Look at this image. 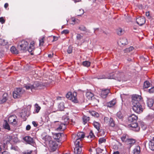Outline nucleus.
<instances>
[{
	"label": "nucleus",
	"instance_id": "1",
	"mask_svg": "<svg viewBox=\"0 0 154 154\" xmlns=\"http://www.w3.org/2000/svg\"><path fill=\"white\" fill-rule=\"evenodd\" d=\"M111 76L113 78L111 79H115L119 82L126 81L125 78L124 74L122 72H117L113 75V76L112 75V74Z\"/></svg>",
	"mask_w": 154,
	"mask_h": 154
},
{
	"label": "nucleus",
	"instance_id": "2",
	"mask_svg": "<svg viewBox=\"0 0 154 154\" xmlns=\"http://www.w3.org/2000/svg\"><path fill=\"white\" fill-rule=\"evenodd\" d=\"M77 93L75 92L73 93L69 92L66 95V97L67 98L69 99L72 102L74 103H77L79 102L77 98Z\"/></svg>",
	"mask_w": 154,
	"mask_h": 154
},
{
	"label": "nucleus",
	"instance_id": "3",
	"mask_svg": "<svg viewBox=\"0 0 154 154\" xmlns=\"http://www.w3.org/2000/svg\"><path fill=\"white\" fill-rule=\"evenodd\" d=\"M141 97L140 95L134 94L132 96V104H136L138 103H140L141 102Z\"/></svg>",
	"mask_w": 154,
	"mask_h": 154
},
{
	"label": "nucleus",
	"instance_id": "4",
	"mask_svg": "<svg viewBox=\"0 0 154 154\" xmlns=\"http://www.w3.org/2000/svg\"><path fill=\"white\" fill-rule=\"evenodd\" d=\"M132 105L133 110L135 112L140 113L143 112V109L140 103H138Z\"/></svg>",
	"mask_w": 154,
	"mask_h": 154
},
{
	"label": "nucleus",
	"instance_id": "5",
	"mask_svg": "<svg viewBox=\"0 0 154 154\" xmlns=\"http://www.w3.org/2000/svg\"><path fill=\"white\" fill-rule=\"evenodd\" d=\"M39 84L37 82L32 85L30 84L25 85L24 87L27 90H31L32 91H34L35 90L37 89V87L39 86Z\"/></svg>",
	"mask_w": 154,
	"mask_h": 154
},
{
	"label": "nucleus",
	"instance_id": "6",
	"mask_svg": "<svg viewBox=\"0 0 154 154\" xmlns=\"http://www.w3.org/2000/svg\"><path fill=\"white\" fill-rule=\"evenodd\" d=\"M8 120L10 124L14 126L17 125L18 121L17 117L15 115L10 116L8 118Z\"/></svg>",
	"mask_w": 154,
	"mask_h": 154
},
{
	"label": "nucleus",
	"instance_id": "7",
	"mask_svg": "<svg viewBox=\"0 0 154 154\" xmlns=\"http://www.w3.org/2000/svg\"><path fill=\"white\" fill-rule=\"evenodd\" d=\"M23 92L21 89L20 88H16L13 93V97L15 99L19 97Z\"/></svg>",
	"mask_w": 154,
	"mask_h": 154
},
{
	"label": "nucleus",
	"instance_id": "8",
	"mask_svg": "<svg viewBox=\"0 0 154 154\" xmlns=\"http://www.w3.org/2000/svg\"><path fill=\"white\" fill-rule=\"evenodd\" d=\"M146 103L149 108L154 110V100L152 98L147 97Z\"/></svg>",
	"mask_w": 154,
	"mask_h": 154
},
{
	"label": "nucleus",
	"instance_id": "9",
	"mask_svg": "<svg viewBox=\"0 0 154 154\" xmlns=\"http://www.w3.org/2000/svg\"><path fill=\"white\" fill-rule=\"evenodd\" d=\"M29 45V43L25 40H23L20 42L18 46L20 49L23 50H25Z\"/></svg>",
	"mask_w": 154,
	"mask_h": 154
},
{
	"label": "nucleus",
	"instance_id": "10",
	"mask_svg": "<svg viewBox=\"0 0 154 154\" xmlns=\"http://www.w3.org/2000/svg\"><path fill=\"white\" fill-rule=\"evenodd\" d=\"M104 121L105 123L111 127H114L115 125L114 121L111 118L109 119L107 117H105L104 118Z\"/></svg>",
	"mask_w": 154,
	"mask_h": 154
},
{
	"label": "nucleus",
	"instance_id": "11",
	"mask_svg": "<svg viewBox=\"0 0 154 154\" xmlns=\"http://www.w3.org/2000/svg\"><path fill=\"white\" fill-rule=\"evenodd\" d=\"M58 147V145L55 142H49V148L51 152L55 151Z\"/></svg>",
	"mask_w": 154,
	"mask_h": 154
},
{
	"label": "nucleus",
	"instance_id": "12",
	"mask_svg": "<svg viewBox=\"0 0 154 154\" xmlns=\"http://www.w3.org/2000/svg\"><path fill=\"white\" fill-rule=\"evenodd\" d=\"M130 127L132 128V129L135 131H138L140 130V128L138 126V124L136 123H131L130 125H129Z\"/></svg>",
	"mask_w": 154,
	"mask_h": 154
},
{
	"label": "nucleus",
	"instance_id": "13",
	"mask_svg": "<svg viewBox=\"0 0 154 154\" xmlns=\"http://www.w3.org/2000/svg\"><path fill=\"white\" fill-rule=\"evenodd\" d=\"M58 126L56 128V130L57 131H61L65 130L66 128V126L60 122H58Z\"/></svg>",
	"mask_w": 154,
	"mask_h": 154
},
{
	"label": "nucleus",
	"instance_id": "14",
	"mask_svg": "<svg viewBox=\"0 0 154 154\" xmlns=\"http://www.w3.org/2000/svg\"><path fill=\"white\" fill-rule=\"evenodd\" d=\"M137 23L139 25L141 26L145 22V20L143 17H140L136 20Z\"/></svg>",
	"mask_w": 154,
	"mask_h": 154
},
{
	"label": "nucleus",
	"instance_id": "15",
	"mask_svg": "<svg viewBox=\"0 0 154 154\" xmlns=\"http://www.w3.org/2000/svg\"><path fill=\"white\" fill-rule=\"evenodd\" d=\"M135 142L136 141L134 139H128L126 140L125 143L128 145L130 148L135 143Z\"/></svg>",
	"mask_w": 154,
	"mask_h": 154
},
{
	"label": "nucleus",
	"instance_id": "16",
	"mask_svg": "<svg viewBox=\"0 0 154 154\" xmlns=\"http://www.w3.org/2000/svg\"><path fill=\"white\" fill-rule=\"evenodd\" d=\"M138 119V117L134 114H132L128 118L129 121L130 122H135Z\"/></svg>",
	"mask_w": 154,
	"mask_h": 154
},
{
	"label": "nucleus",
	"instance_id": "17",
	"mask_svg": "<svg viewBox=\"0 0 154 154\" xmlns=\"http://www.w3.org/2000/svg\"><path fill=\"white\" fill-rule=\"evenodd\" d=\"M109 92V89L102 90L101 93V96L102 98H105L106 97Z\"/></svg>",
	"mask_w": 154,
	"mask_h": 154
},
{
	"label": "nucleus",
	"instance_id": "18",
	"mask_svg": "<svg viewBox=\"0 0 154 154\" xmlns=\"http://www.w3.org/2000/svg\"><path fill=\"white\" fill-rule=\"evenodd\" d=\"M81 147H75L74 152L75 154H82Z\"/></svg>",
	"mask_w": 154,
	"mask_h": 154
},
{
	"label": "nucleus",
	"instance_id": "19",
	"mask_svg": "<svg viewBox=\"0 0 154 154\" xmlns=\"http://www.w3.org/2000/svg\"><path fill=\"white\" fill-rule=\"evenodd\" d=\"M23 140L29 144H31L33 142L32 138L30 136H26L23 138Z\"/></svg>",
	"mask_w": 154,
	"mask_h": 154
},
{
	"label": "nucleus",
	"instance_id": "20",
	"mask_svg": "<svg viewBox=\"0 0 154 154\" xmlns=\"http://www.w3.org/2000/svg\"><path fill=\"white\" fill-rule=\"evenodd\" d=\"M116 99H113L112 100L109 102L107 103V106L109 107L113 106L116 103Z\"/></svg>",
	"mask_w": 154,
	"mask_h": 154
},
{
	"label": "nucleus",
	"instance_id": "21",
	"mask_svg": "<svg viewBox=\"0 0 154 154\" xmlns=\"http://www.w3.org/2000/svg\"><path fill=\"white\" fill-rule=\"evenodd\" d=\"M7 94H4L2 97L0 98V104H2L5 102L7 100Z\"/></svg>",
	"mask_w": 154,
	"mask_h": 154
},
{
	"label": "nucleus",
	"instance_id": "22",
	"mask_svg": "<svg viewBox=\"0 0 154 154\" xmlns=\"http://www.w3.org/2000/svg\"><path fill=\"white\" fill-rule=\"evenodd\" d=\"M140 152V147L139 146H135L133 150L134 154H139Z\"/></svg>",
	"mask_w": 154,
	"mask_h": 154
},
{
	"label": "nucleus",
	"instance_id": "23",
	"mask_svg": "<svg viewBox=\"0 0 154 154\" xmlns=\"http://www.w3.org/2000/svg\"><path fill=\"white\" fill-rule=\"evenodd\" d=\"M118 43L120 44L121 43L122 45H126L128 44V42L127 39L125 38H123L120 39V41H119Z\"/></svg>",
	"mask_w": 154,
	"mask_h": 154
},
{
	"label": "nucleus",
	"instance_id": "24",
	"mask_svg": "<svg viewBox=\"0 0 154 154\" xmlns=\"http://www.w3.org/2000/svg\"><path fill=\"white\" fill-rule=\"evenodd\" d=\"M82 140L80 139H77L74 142L75 147H82Z\"/></svg>",
	"mask_w": 154,
	"mask_h": 154
},
{
	"label": "nucleus",
	"instance_id": "25",
	"mask_svg": "<svg viewBox=\"0 0 154 154\" xmlns=\"http://www.w3.org/2000/svg\"><path fill=\"white\" fill-rule=\"evenodd\" d=\"M34 44L35 42L34 41H32L31 42L28 49V51L29 52H32L34 49Z\"/></svg>",
	"mask_w": 154,
	"mask_h": 154
},
{
	"label": "nucleus",
	"instance_id": "26",
	"mask_svg": "<svg viewBox=\"0 0 154 154\" xmlns=\"http://www.w3.org/2000/svg\"><path fill=\"white\" fill-rule=\"evenodd\" d=\"M77 139H80L82 140V139H83L85 137V134L82 132H80L77 134Z\"/></svg>",
	"mask_w": 154,
	"mask_h": 154
},
{
	"label": "nucleus",
	"instance_id": "27",
	"mask_svg": "<svg viewBox=\"0 0 154 154\" xmlns=\"http://www.w3.org/2000/svg\"><path fill=\"white\" fill-rule=\"evenodd\" d=\"M149 147L152 150L154 151V141L152 140L150 141L149 143Z\"/></svg>",
	"mask_w": 154,
	"mask_h": 154
},
{
	"label": "nucleus",
	"instance_id": "28",
	"mask_svg": "<svg viewBox=\"0 0 154 154\" xmlns=\"http://www.w3.org/2000/svg\"><path fill=\"white\" fill-rule=\"evenodd\" d=\"M97 78L98 79H111V78H113L110 75L109 76H106L104 75H100L97 76Z\"/></svg>",
	"mask_w": 154,
	"mask_h": 154
},
{
	"label": "nucleus",
	"instance_id": "29",
	"mask_svg": "<svg viewBox=\"0 0 154 154\" xmlns=\"http://www.w3.org/2000/svg\"><path fill=\"white\" fill-rule=\"evenodd\" d=\"M147 120L150 121H153L154 120V114H149L146 117Z\"/></svg>",
	"mask_w": 154,
	"mask_h": 154
},
{
	"label": "nucleus",
	"instance_id": "30",
	"mask_svg": "<svg viewBox=\"0 0 154 154\" xmlns=\"http://www.w3.org/2000/svg\"><path fill=\"white\" fill-rule=\"evenodd\" d=\"M86 95L88 100H91L94 96V94L91 92L88 91L86 92Z\"/></svg>",
	"mask_w": 154,
	"mask_h": 154
},
{
	"label": "nucleus",
	"instance_id": "31",
	"mask_svg": "<svg viewBox=\"0 0 154 154\" xmlns=\"http://www.w3.org/2000/svg\"><path fill=\"white\" fill-rule=\"evenodd\" d=\"M93 125L98 131H99L100 129V125L98 122L94 121L93 123Z\"/></svg>",
	"mask_w": 154,
	"mask_h": 154
},
{
	"label": "nucleus",
	"instance_id": "32",
	"mask_svg": "<svg viewBox=\"0 0 154 154\" xmlns=\"http://www.w3.org/2000/svg\"><path fill=\"white\" fill-rule=\"evenodd\" d=\"M41 109V107L38 106V104L36 103L35 105V110L34 111L35 113H38L39 110Z\"/></svg>",
	"mask_w": 154,
	"mask_h": 154
},
{
	"label": "nucleus",
	"instance_id": "33",
	"mask_svg": "<svg viewBox=\"0 0 154 154\" xmlns=\"http://www.w3.org/2000/svg\"><path fill=\"white\" fill-rule=\"evenodd\" d=\"M87 137L91 139V140L94 138L95 136L92 131H90L89 135L87 136Z\"/></svg>",
	"mask_w": 154,
	"mask_h": 154
},
{
	"label": "nucleus",
	"instance_id": "34",
	"mask_svg": "<svg viewBox=\"0 0 154 154\" xmlns=\"http://www.w3.org/2000/svg\"><path fill=\"white\" fill-rule=\"evenodd\" d=\"M78 28L80 30L82 31L83 32H88L87 29L86 28V27L84 25H80L79 26Z\"/></svg>",
	"mask_w": 154,
	"mask_h": 154
},
{
	"label": "nucleus",
	"instance_id": "35",
	"mask_svg": "<svg viewBox=\"0 0 154 154\" xmlns=\"http://www.w3.org/2000/svg\"><path fill=\"white\" fill-rule=\"evenodd\" d=\"M128 136L127 134H124L121 137V139L123 142H125L126 143V141L128 138Z\"/></svg>",
	"mask_w": 154,
	"mask_h": 154
},
{
	"label": "nucleus",
	"instance_id": "36",
	"mask_svg": "<svg viewBox=\"0 0 154 154\" xmlns=\"http://www.w3.org/2000/svg\"><path fill=\"white\" fill-rule=\"evenodd\" d=\"M11 51L13 53L17 54L18 51L16 49V48L14 46H12L11 48Z\"/></svg>",
	"mask_w": 154,
	"mask_h": 154
},
{
	"label": "nucleus",
	"instance_id": "37",
	"mask_svg": "<svg viewBox=\"0 0 154 154\" xmlns=\"http://www.w3.org/2000/svg\"><path fill=\"white\" fill-rule=\"evenodd\" d=\"M82 64L85 66L88 67L90 66L91 63L88 61H85L83 62Z\"/></svg>",
	"mask_w": 154,
	"mask_h": 154
},
{
	"label": "nucleus",
	"instance_id": "38",
	"mask_svg": "<svg viewBox=\"0 0 154 154\" xmlns=\"http://www.w3.org/2000/svg\"><path fill=\"white\" fill-rule=\"evenodd\" d=\"M62 119L63 120H64V122H62V123L63 124V125H65V126H66V125L68 124L69 123L68 119H69L67 118H65L64 117H63L62 118Z\"/></svg>",
	"mask_w": 154,
	"mask_h": 154
},
{
	"label": "nucleus",
	"instance_id": "39",
	"mask_svg": "<svg viewBox=\"0 0 154 154\" xmlns=\"http://www.w3.org/2000/svg\"><path fill=\"white\" fill-rule=\"evenodd\" d=\"M99 144H101L105 143L106 142V139L104 137L100 138L99 140Z\"/></svg>",
	"mask_w": 154,
	"mask_h": 154
},
{
	"label": "nucleus",
	"instance_id": "40",
	"mask_svg": "<svg viewBox=\"0 0 154 154\" xmlns=\"http://www.w3.org/2000/svg\"><path fill=\"white\" fill-rule=\"evenodd\" d=\"M90 118L88 117L84 116L83 118V120L84 124H85L89 120Z\"/></svg>",
	"mask_w": 154,
	"mask_h": 154
},
{
	"label": "nucleus",
	"instance_id": "41",
	"mask_svg": "<svg viewBox=\"0 0 154 154\" xmlns=\"http://www.w3.org/2000/svg\"><path fill=\"white\" fill-rule=\"evenodd\" d=\"M117 117L119 119H122L123 118V116L121 112L120 111L118 112L117 114Z\"/></svg>",
	"mask_w": 154,
	"mask_h": 154
},
{
	"label": "nucleus",
	"instance_id": "42",
	"mask_svg": "<svg viewBox=\"0 0 154 154\" xmlns=\"http://www.w3.org/2000/svg\"><path fill=\"white\" fill-rule=\"evenodd\" d=\"M117 34L119 35H122L124 33V31L121 28H119L117 31Z\"/></svg>",
	"mask_w": 154,
	"mask_h": 154
},
{
	"label": "nucleus",
	"instance_id": "43",
	"mask_svg": "<svg viewBox=\"0 0 154 154\" xmlns=\"http://www.w3.org/2000/svg\"><path fill=\"white\" fill-rule=\"evenodd\" d=\"M150 85V83L149 82L146 81L144 83L143 88H147Z\"/></svg>",
	"mask_w": 154,
	"mask_h": 154
},
{
	"label": "nucleus",
	"instance_id": "44",
	"mask_svg": "<svg viewBox=\"0 0 154 154\" xmlns=\"http://www.w3.org/2000/svg\"><path fill=\"white\" fill-rule=\"evenodd\" d=\"M20 116L21 117L24 118L26 116V112L24 110H22L20 113Z\"/></svg>",
	"mask_w": 154,
	"mask_h": 154
},
{
	"label": "nucleus",
	"instance_id": "45",
	"mask_svg": "<svg viewBox=\"0 0 154 154\" xmlns=\"http://www.w3.org/2000/svg\"><path fill=\"white\" fill-rule=\"evenodd\" d=\"M4 128L5 129H7L9 131L10 130V128L7 122H6L5 124L3 125Z\"/></svg>",
	"mask_w": 154,
	"mask_h": 154
},
{
	"label": "nucleus",
	"instance_id": "46",
	"mask_svg": "<svg viewBox=\"0 0 154 154\" xmlns=\"http://www.w3.org/2000/svg\"><path fill=\"white\" fill-rule=\"evenodd\" d=\"M45 37L44 36L42 37L41 38L39 39V45H43L44 43V40Z\"/></svg>",
	"mask_w": 154,
	"mask_h": 154
},
{
	"label": "nucleus",
	"instance_id": "47",
	"mask_svg": "<svg viewBox=\"0 0 154 154\" xmlns=\"http://www.w3.org/2000/svg\"><path fill=\"white\" fill-rule=\"evenodd\" d=\"M134 49V48L132 46H131L130 47L127 48L125 51L127 52H130L133 51Z\"/></svg>",
	"mask_w": 154,
	"mask_h": 154
},
{
	"label": "nucleus",
	"instance_id": "48",
	"mask_svg": "<svg viewBox=\"0 0 154 154\" xmlns=\"http://www.w3.org/2000/svg\"><path fill=\"white\" fill-rule=\"evenodd\" d=\"M12 137L11 136H7L6 137V143L7 142H9L12 139Z\"/></svg>",
	"mask_w": 154,
	"mask_h": 154
},
{
	"label": "nucleus",
	"instance_id": "49",
	"mask_svg": "<svg viewBox=\"0 0 154 154\" xmlns=\"http://www.w3.org/2000/svg\"><path fill=\"white\" fill-rule=\"evenodd\" d=\"M63 135V134L61 133H58L57 134H56V136L57 137V139L58 140H60V139L61 137Z\"/></svg>",
	"mask_w": 154,
	"mask_h": 154
},
{
	"label": "nucleus",
	"instance_id": "50",
	"mask_svg": "<svg viewBox=\"0 0 154 154\" xmlns=\"http://www.w3.org/2000/svg\"><path fill=\"white\" fill-rule=\"evenodd\" d=\"M63 135V134L61 133H58L57 134H56V136L57 137V139L58 140H60V139L61 137Z\"/></svg>",
	"mask_w": 154,
	"mask_h": 154
},
{
	"label": "nucleus",
	"instance_id": "51",
	"mask_svg": "<svg viewBox=\"0 0 154 154\" xmlns=\"http://www.w3.org/2000/svg\"><path fill=\"white\" fill-rule=\"evenodd\" d=\"M72 51V47L71 46H69L67 50V52L68 54L71 53Z\"/></svg>",
	"mask_w": 154,
	"mask_h": 154
},
{
	"label": "nucleus",
	"instance_id": "52",
	"mask_svg": "<svg viewBox=\"0 0 154 154\" xmlns=\"http://www.w3.org/2000/svg\"><path fill=\"white\" fill-rule=\"evenodd\" d=\"M76 37L77 40H80L82 38L83 36L80 34H77Z\"/></svg>",
	"mask_w": 154,
	"mask_h": 154
},
{
	"label": "nucleus",
	"instance_id": "53",
	"mask_svg": "<svg viewBox=\"0 0 154 154\" xmlns=\"http://www.w3.org/2000/svg\"><path fill=\"white\" fill-rule=\"evenodd\" d=\"M69 33V31L68 29H65L61 32L62 34H66Z\"/></svg>",
	"mask_w": 154,
	"mask_h": 154
},
{
	"label": "nucleus",
	"instance_id": "54",
	"mask_svg": "<svg viewBox=\"0 0 154 154\" xmlns=\"http://www.w3.org/2000/svg\"><path fill=\"white\" fill-rule=\"evenodd\" d=\"M79 14H78V16H81L84 13V11L82 9H79Z\"/></svg>",
	"mask_w": 154,
	"mask_h": 154
},
{
	"label": "nucleus",
	"instance_id": "55",
	"mask_svg": "<svg viewBox=\"0 0 154 154\" xmlns=\"http://www.w3.org/2000/svg\"><path fill=\"white\" fill-rule=\"evenodd\" d=\"M91 113L93 116H94L97 117L99 116V114L95 111H93Z\"/></svg>",
	"mask_w": 154,
	"mask_h": 154
},
{
	"label": "nucleus",
	"instance_id": "56",
	"mask_svg": "<svg viewBox=\"0 0 154 154\" xmlns=\"http://www.w3.org/2000/svg\"><path fill=\"white\" fill-rule=\"evenodd\" d=\"M149 92L150 93H154V87L151 88L150 89H149Z\"/></svg>",
	"mask_w": 154,
	"mask_h": 154
},
{
	"label": "nucleus",
	"instance_id": "57",
	"mask_svg": "<svg viewBox=\"0 0 154 154\" xmlns=\"http://www.w3.org/2000/svg\"><path fill=\"white\" fill-rule=\"evenodd\" d=\"M76 19L72 18L71 19V22L70 24H74L75 23V22L76 21Z\"/></svg>",
	"mask_w": 154,
	"mask_h": 154
},
{
	"label": "nucleus",
	"instance_id": "58",
	"mask_svg": "<svg viewBox=\"0 0 154 154\" xmlns=\"http://www.w3.org/2000/svg\"><path fill=\"white\" fill-rule=\"evenodd\" d=\"M0 22L2 24L4 23L5 22V20L4 19L3 17H0Z\"/></svg>",
	"mask_w": 154,
	"mask_h": 154
},
{
	"label": "nucleus",
	"instance_id": "59",
	"mask_svg": "<svg viewBox=\"0 0 154 154\" xmlns=\"http://www.w3.org/2000/svg\"><path fill=\"white\" fill-rule=\"evenodd\" d=\"M77 135H76L75 134H72V138L74 140H76L77 139Z\"/></svg>",
	"mask_w": 154,
	"mask_h": 154
},
{
	"label": "nucleus",
	"instance_id": "60",
	"mask_svg": "<svg viewBox=\"0 0 154 154\" xmlns=\"http://www.w3.org/2000/svg\"><path fill=\"white\" fill-rule=\"evenodd\" d=\"M32 124L34 127H36L38 126V123L35 122L33 121L32 122Z\"/></svg>",
	"mask_w": 154,
	"mask_h": 154
},
{
	"label": "nucleus",
	"instance_id": "61",
	"mask_svg": "<svg viewBox=\"0 0 154 154\" xmlns=\"http://www.w3.org/2000/svg\"><path fill=\"white\" fill-rule=\"evenodd\" d=\"M31 128V126L29 125H28L26 127V130L27 131H29Z\"/></svg>",
	"mask_w": 154,
	"mask_h": 154
},
{
	"label": "nucleus",
	"instance_id": "62",
	"mask_svg": "<svg viewBox=\"0 0 154 154\" xmlns=\"http://www.w3.org/2000/svg\"><path fill=\"white\" fill-rule=\"evenodd\" d=\"M146 16L149 18H150V16L149 12H146Z\"/></svg>",
	"mask_w": 154,
	"mask_h": 154
},
{
	"label": "nucleus",
	"instance_id": "63",
	"mask_svg": "<svg viewBox=\"0 0 154 154\" xmlns=\"http://www.w3.org/2000/svg\"><path fill=\"white\" fill-rule=\"evenodd\" d=\"M3 146V148H4L5 149H6L7 148V146L6 144H5V143H4L3 144V146Z\"/></svg>",
	"mask_w": 154,
	"mask_h": 154
},
{
	"label": "nucleus",
	"instance_id": "64",
	"mask_svg": "<svg viewBox=\"0 0 154 154\" xmlns=\"http://www.w3.org/2000/svg\"><path fill=\"white\" fill-rule=\"evenodd\" d=\"M2 154H10V153L6 151H5L2 152Z\"/></svg>",
	"mask_w": 154,
	"mask_h": 154
}]
</instances>
